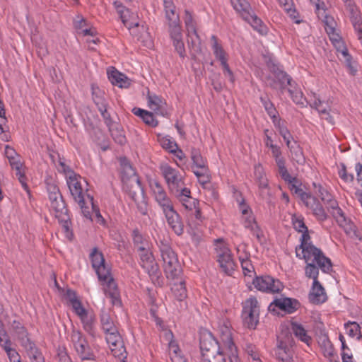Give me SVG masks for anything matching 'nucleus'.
I'll use <instances>...</instances> for the list:
<instances>
[{
	"mask_svg": "<svg viewBox=\"0 0 362 362\" xmlns=\"http://www.w3.org/2000/svg\"><path fill=\"white\" fill-rule=\"evenodd\" d=\"M120 164L123 190L134 202L139 212L141 215H146L148 213L147 201L140 178L136 174L135 169L126 158L121 160Z\"/></svg>",
	"mask_w": 362,
	"mask_h": 362,
	"instance_id": "f257e3e1",
	"label": "nucleus"
},
{
	"mask_svg": "<svg viewBox=\"0 0 362 362\" xmlns=\"http://www.w3.org/2000/svg\"><path fill=\"white\" fill-rule=\"evenodd\" d=\"M301 233L300 245L296 247V257L306 260L310 259L313 257L322 272L330 274L332 271L331 259L326 257L320 248L315 246L312 243L308 242L310 239L308 228Z\"/></svg>",
	"mask_w": 362,
	"mask_h": 362,
	"instance_id": "f03ea898",
	"label": "nucleus"
},
{
	"mask_svg": "<svg viewBox=\"0 0 362 362\" xmlns=\"http://www.w3.org/2000/svg\"><path fill=\"white\" fill-rule=\"evenodd\" d=\"M158 245L163 262V270L167 279H178L182 274V269L178 261L177 254L165 240H160L158 243Z\"/></svg>",
	"mask_w": 362,
	"mask_h": 362,
	"instance_id": "7ed1b4c3",
	"label": "nucleus"
},
{
	"mask_svg": "<svg viewBox=\"0 0 362 362\" xmlns=\"http://www.w3.org/2000/svg\"><path fill=\"white\" fill-rule=\"evenodd\" d=\"M293 339L288 331L282 332L278 337L276 347L274 349V355L276 362H293Z\"/></svg>",
	"mask_w": 362,
	"mask_h": 362,
	"instance_id": "20e7f679",
	"label": "nucleus"
},
{
	"mask_svg": "<svg viewBox=\"0 0 362 362\" xmlns=\"http://www.w3.org/2000/svg\"><path fill=\"white\" fill-rule=\"evenodd\" d=\"M259 308L258 301L251 297L243 303L242 319L244 326L255 329L259 322Z\"/></svg>",
	"mask_w": 362,
	"mask_h": 362,
	"instance_id": "39448f33",
	"label": "nucleus"
},
{
	"mask_svg": "<svg viewBox=\"0 0 362 362\" xmlns=\"http://www.w3.org/2000/svg\"><path fill=\"white\" fill-rule=\"evenodd\" d=\"M74 349L82 361H95V356L86 337L78 330H74L71 335Z\"/></svg>",
	"mask_w": 362,
	"mask_h": 362,
	"instance_id": "423d86ee",
	"label": "nucleus"
},
{
	"mask_svg": "<svg viewBox=\"0 0 362 362\" xmlns=\"http://www.w3.org/2000/svg\"><path fill=\"white\" fill-rule=\"evenodd\" d=\"M267 66L274 76V79L269 84V87L275 90L279 89L281 93H284L286 90V84H291L292 77L283 70L281 66L271 59L267 62Z\"/></svg>",
	"mask_w": 362,
	"mask_h": 362,
	"instance_id": "0eeeda50",
	"label": "nucleus"
},
{
	"mask_svg": "<svg viewBox=\"0 0 362 362\" xmlns=\"http://www.w3.org/2000/svg\"><path fill=\"white\" fill-rule=\"evenodd\" d=\"M67 184L73 199L78 203L81 208L82 214L86 218L92 220L91 212L89 207L86 206L84 192L81 184L78 180L76 176H69Z\"/></svg>",
	"mask_w": 362,
	"mask_h": 362,
	"instance_id": "6e6552de",
	"label": "nucleus"
},
{
	"mask_svg": "<svg viewBox=\"0 0 362 362\" xmlns=\"http://www.w3.org/2000/svg\"><path fill=\"white\" fill-rule=\"evenodd\" d=\"M220 245L216 247V259L223 272L231 275L235 269V264L232 257L230 249L222 242L221 239L216 240Z\"/></svg>",
	"mask_w": 362,
	"mask_h": 362,
	"instance_id": "1a4fd4ad",
	"label": "nucleus"
},
{
	"mask_svg": "<svg viewBox=\"0 0 362 362\" xmlns=\"http://www.w3.org/2000/svg\"><path fill=\"white\" fill-rule=\"evenodd\" d=\"M160 169L173 194L178 192L183 188L182 186L184 185V182L179 171L168 164L160 165Z\"/></svg>",
	"mask_w": 362,
	"mask_h": 362,
	"instance_id": "9d476101",
	"label": "nucleus"
},
{
	"mask_svg": "<svg viewBox=\"0 0 362 362\" xmlns=\"http://www.w3.org/2000/svg\"><path fill=\"white\" fill-rule=\"evenodd\" d=\"M199 347L202 356L205 354H216L221 351L218 341L212 333L206 329L199 332Z\"/></svg>",
	"mask_w": 362,
	"mask_h": 362,
	"instance_id": "9b49d317",
	"label": "nucleus"
},
{
	"mask_svg": "<svg viewBox=\"0 0 362 362\" xmlns=\"http://www.w3.org/2000/svg\"><path fill=\"white\" fill-rule=\"evenodd\" d=\"M252 284L258 291L269 293H279L283 288V285L279 279L268 275L256 276L252 280Z\"/></svg>",
	"mask_w": 362,
	"mask_h": 362,
	"instance_id": "f8f14e48",
	"label": "nucleus"
},
{
	"mask_svg": "<svg viewBox=\"0 0 362 362\" xmlns=\"http://www.w3.org/2000/svg\"><path fill=\"white\" fill-rule=\"evenodd\" d=\"M107 343L110 345L111 351L115 357L124 361L127 358V351L122 338L118 330L106 334Z\"/></svg>",
	"mask_w": 362,
	"mask_h": 362,
	"instance_id": "ddd939ff",
	"label": "nucleus"
},
{
	"mask_svg": "<svg viewBox=\"0 0 362 362\" xmlns=\"http://www.w3.org/2000/svg\"><path fill=\"white\" fill-rule=\"evenodd\" d=\"M90 259L98 279H105L111 269L106 264L103 254L97 247H94L90 254Z\"/></svg>",
	"mask_w": 362,
	"mask_h": 362,
	"instance_id": "4468645a",
	"label": "nucleus"
},
{
	"mask_svg": "<svg viewBox=\"0 0 362 362\" xmlns=\"http://www.w3.org/2000/svg\"><path fill=\"white\" fill-rule=\"evenodd\" d=\"M163 211L166 218L167 222L172 230L177 235H181L184 233V224L180 214L174 209L171 204L168 207L163 209Z\"/></svg>",
	"mask_w": 362,
	"mask_h": 362,
	"instance_id": "2eb2a0df",
	"label": "nucleus"
},
{
	"mask_svg": "<svg viewBox=\"0 0 362 362\" xmlns=\"http://www.w3.org/2000/svg\"><path fill=\"white\" fill-rule=\"evenodd\" d=\"M149 186L155 200L162 209L173 204L170 199L168 197L165 189L158 181L156 180H151Z\"/></svg>",
	"mask_w": 362,
	"mask_h": 362,
	"instance_id": "dca6fc26",
	"label": "nucleus"
},
{
	"mask_svg": "<svg viewBox=\"0 0 362 362\" xmlns=\"http://www.w3.org/2000/svg\"><path fill=\"white\" fill-rule=\"evenodd\" d=\"M163 2L169 29L181 26L180 16L176 12V6L173 0H163Z\"/></svg>",
	"mask_w": 362,
	"mask_h": 362,
	"instance_id": "f3484780",
	"label": "nucleus"
},
{
	"mask_svg": "<svg viewBox=\"0 0 362 362\" xmlns=\"http://www.w3.org/2000/svg\"><path fill=\"white\" fill-rule=\"evenodd\" d=\"M300 303L298 300L291 298H282L275 299L269 306V310H272V307L274 305L279 310L286 313L291 314L296 311L300 307Z\"/></svg>",
	"mask_w": 362,
	"mask_h": 362,
	"instance_id": "a211bd4d",
	"label": "nucleus"
},
{
	"mask_svg": "<svg viewBox=\"0 0 362 362\" xmlns=\"http://www.w3.org/2000/svg\"><path fill=\"white\" fill-rule=\"evenodd\" d=\"M182 203V206L188 211H192L196 205H199V201L191 197V191L187 187H183L178 192L173 194Z\"/></svg>",
	"mask_w": 362,
	"mask_h": 362,
	"instance_id": "6ab92c4d",
	"label": "nucleus"
},
{
	"mask_svg": "<svg viewBox=\"0 0 362 362\" xmlns=\"http://www.w3.org/2000/svg\"><path fill=\"white\" fill-rule=\"evenodd\" d=\"M106 276L105 279H99L103 285H106L107 286V288H105V295L112 298L114 304L117 302H120L117 285L111 276V270H110V274H107Z\"/></svg>",
	"mask_w": 362,
	"mask_h": 362,
	"instance_id": "aec40b11",
	"label": "nucleus"
},
{
	"mask_svg": "<svg viewBox=\"0 0 362 362\" xmlns=\"http://www.w3.org/2000/svg\"><path fill=\"white\" fill-rule=\"evenodd\" d=\"M75 313L80 317L84 330L92 337H95V332L94 328V315L88 313V310H86L83 307Z\"/></svg>",
	"mask_w": 362,
	"mask_h": 362,
	"instance_id": "412c9836",
	"label": "nucleus"
},
{
	"mask_svg": "<svg viewBox=\"0 0 362 362\" xmlns=\"http://www.w3.org/2000/svg\"><path fill=\"white\" fill-rule=\"evenodd\" d=\"M327 299V296L326 292L320 281H313L309 293V300L312 303L317 305L325 303Z\"/></svg>",
	"mask_w": 362,
	"mask_h": 362,
	"instance_id": "4be33fe9",
	"label": "nucleus"
},
{
	"mask_svg": "<svg viewBox=\"0 0 362 362\" xmlns=\"http://www.w3.org/2000/svg\"><path fill=\"white\" fill-rule=\"evenodd\" d=\"M169 33L176 52L180 57L184 58L185 57V49L182 40V27L170 28Z\"/></svg>",
	"mask_w": 362,
	"mask_h": 362,
	"instance_id": "5701e85b",
	"label": "nucleus"
},
{
	"mask_svg": "<svg viewBox=\"0 0 362 362\" xmlns=\"http://www.w3.org/2000/svg\"><path fill=\"white\" fill-rule=\"evenodd\" d=\"M141 267L148 273L152 283L156 286H161L163 284V278L161 272L158 264L155 262V259L151 261V263L141 264Z\"/></svg>",
	"mask_w": 362,
	"mask_h": 362,
	"instance_id": "b1692460",
	"label": "nucleus"
},
{
	"mask_svg": "<svg viewBox=\"0 0 362 362\" xmlns=\"http://www.w3.org/2000/svg\"><path fill=\"white\" fill-rule=\"evenodd\" d=\"M11 327L22 346L25 347L30 343L33 342L28 337V332L26 328L20 321L14 320L11 323Z\"/></svg>",
	"mask_w": 362,
	"mask_h": 362,
	"instance_id": "393cba45",
	"label": "nucleus"
},
{
	"mask_svg": "<svg viewBox=\"0 0 362 362\" xmlns=\"http://www.w3.org/2000/svg\"><path fill=\"white\" fill-rule=\"evenodd\" d=\"M111 71H107L108 78L114 86L119 88H128L131 85V81L123 74L113 68Z\"/></svg>",
	"mask_w": 362,
	"mask_h": 362,
	"instance_id": "a878e982",
	"label": "nucleus"
},
{
	"mask_svg": "<svg viewBox=\"0 0 362 362\" xmlns=\"http://www.w3.org/2000/svg\"><path fill=\"white\" fill-rule=\"evenodd\" d=\"M250 16L247 19H243L261 35H267L269 32L268 27L263 23V21L254 13L251 11Z\"/></svg>",
	"mask_w": 362,
	"mask_h": 362,
	"instance_id": "bb28decb",
	"label": "nucleus"
},
{
	"mask_svg": "<svg viewBox=\"0 0 362 362\" xmlns=\"http://www.w3.org/2000/svg\"><path fill=\"white\" fill-rule=\"evenodd\" d=\"M234 9L240 13L243 19H247L252 11L250 4L247 0H230Z\"/></svg>",
	"mask_w": 362,
	"mask_h": 362,
	"instance_id": "cd10ccee",
	"label": "nucleus"
},
{
	"mask_svg": "<svg viewBox=\"0 0 362 362\" xmlns=\"http://www.w3.org/2000/svg\"><path fill=\"white\" fill-rule=\"evenodd\" d=\"M318 343L323 350V354L325 357L332 358L334 355V348L329 339L327 334H321L318 337Z\"/></svg>",
	"mask_w": 362,
	"mask_h": 362,
	"instance_id": "c85d7f7f",
	"label": "nucleus"
},
{
	"mask_svg": "<svg viewBox=\"0 0 362 362\" xmlns=\"http://www.w3.org/2000/svg\"><path fill=\"white\" fill-rule=\"evenodd\" d=\"M226 331L227 332L223 334V343L228 347L230 352L229 361L230 362H240V359L237 354V348L233 342L232 334L228 332V329H226Z\"/></svg>",
	"mask_w": 362,
	"mask_h": 362,
	"instance_id": "c756f323",
	"label": "nucleus"
},
{
	"mask_svg": "<svg viewBox=\"0 0 362 362\" xmlns=\"http://www.w3.org/2000/svg\"><path fill=\"white\" fill-rule=\"evenodd\" d=\"M291 330L297 338H298L300 341H303L306 344L309 345L312 341V339L308 334L307 331L301 324H299L296 322H292Z\"/></svg>",
	"mask_w": 362,
	"mask_h": 362,
	"instance_id": "7c9ffc66",
	"label": "nucleus"
},
{
	"mask_svg": "<svg viewBox=\"0 0 362 362\" xmlns=\"http://www.w3.org/2000/svg\"><path fill=\"white\" fill-rule=\"evenodd\" d=\"M250 253L247 252H244L243 255L238 256V259L241 264V267L243 272L244 275L248 276L250 277L252 276V273L255 272V268L252 265L251 261L250 260Z\"/></svg>",
	"mask_w": 362,
	"mask_h": 362,
	"instance_id": "2f4dec72",
	"label": "nucleus"
},
{
	"mask_svg": "<svg viewBox=\"0 0 362 362\" xmlns=\"http://www.w3.org/2000/svg\"><path fill=\"white\" fill-rule=\"evenodd\" d=\"M337 54L339 60L345 64L349 72L352 76H354L357 72V69L353 64L352 57L349 53L347 47L340 51Z\"/></svg>",
	"mask_w": 362,
	"mask_h": 362,
	"instance_id": "473e14b6",
	"label": "nucleus"
},
{
	"mask_svg": "<svg viewBox=\"0 0 362 362\" xmlns=\"http://www.w3.org/2000/svg\"><path fill=\"white\" fill-rule=\"evenodd\" d=\"M211 40L212 42L214 54L216 59H218L221 63L224 61H228L227 54L223 49L222 45L218 43L217 37L216 35H212Z\"/></svg>",
	"mask_w": 362,
	"mask_h": 362,
	"instance_id": "72a5a7b5",
	"label": "nucleus"
},
{
	"mask_svg": "<svg viewBox=\"0 0 362 362\" xmlns=\"http://www.w3.org/2000/svg\"><path fill=\"white\" fill-rule=\"evenodd\" d=\"M304 260L306 263V266L305 267V276L309 279H313V281H318L319 269H320L319 265L315 261H314V259L311 262H309L310 259Z\"/></svg>",
	"mask_w": 362,
	"mask_h": 362,
	"instance_id": "f704fd0d",
	"label": "nucleus"
},
{
	"mask_svg": "<svg viewBox=\"0 0 362 362\" xmlns=\"http://www.w3.org/2000/svg\"><path fill=\"white\" fill-rule=\"evenodd\" d=\"M91 90L93 102L98 108H102L104 107V105H107V103L104 98L105 92L103 90L93 84L91 86Z\"/></svg>",
	"mask_w": 362,
	"mask_h": 362,
	"instance_id": "c9c22d12",
	"label": "nucleus"
},
{
	"mask_svg": "<svg viewBox=\"0 0 362 362\" xmlns=\"http://www.w3.org/2000/svg\"><path fill=\"white\" fill-rule=\"evenodd\" d=\"M245 227L247 229H250L252 235L256 237L259 243H261L263 234L255 218L252 216L246 218L245 221Z\"/></svg>",
	"mask_w": 362,
	"mask_h": 362,
	"instance_id": "e433bc0d",
	"label": "nucleus"
},
{
	"mask_svg": "<svg viewBox=\"0 0 362 362\" xmlns=\"http://www.w3.org/2000/svg\"><path fill=\"white\" fill-rule=\"evenodd\" d=\"M255 176L257 182H258L261 194H262L263 190L268 187L269 183L261 165H258L255 167Z\"/></svg>",
	"mask_w": 362,
	"mask_h": 362,
	"instance_id": "4c0bfd02",
	"label": "nucleus"
},
{
	"mask_svg": "<svg viewBox=\"0 0 362 362\" xmlns=\"http://www.w3.org/2000/svg\"><path fill=\"white\" fill-rule=\"evenodd\" d=\"M295 180L296 181L291 180V182H287L289 185V189L296 194L302 202L305 199H309V198L311 197V194L304 192L300 187V185H301L300 180L297 177H295Z\"/></svg>",
	"mask_w": 362,
	"mask_h": 362,
	"instance_id": "58836bf2",
	"label": "nucleus"
},
{
	"mask_svg": "<svg viewBox=\"0 0 362 362\" xmlns=\"http://www.w3.org/2000/svg\"><path fill=\"white\" fill-rule=\"evenodd\" d=\"M32 362H45L44 356L33 341L24 347Z\"/></svg>",
	"mask_w": 362,
	"mask_h": 362,
	"instance_id": "ea45409f",
	"label": "nucleus"
},
{
	"mask_svg": "<svg viewBox=\"0 0 362 362\" xmlns=\"http://www.w3.org/2000/svg\"><path fill=\"white\" fill-rule=\"evenodd\" d=\"M51 207L55 211L56 218L69 214V210L63 197L51 202Z\"/></svg>",
	"mask_w": 362,
	"mask_h": 362,
	"instance_id": "a19ab883",
	"label": "nucleus"
},
{
	"mask_svg": "<svg viewBox=\"0 0 362 362\" xmlns=\"http://www.w3.org/2000/svg\"><path fill=\"white\" fill-rule=\"evenodd\" d=\"M171 289L175 297L180 301L183 300L187 296L185 281L183 280L179 283H174Z\"/></svg>",
	"mask_w": 362,
	"mask_h": 362,
	"instance_id": "79ce46f5",
	"label": "nucleus"
},
{
	"mask_svg": "<svg viewBox=\"0 0 362 362\" xmlns=\"http://www.w3.org/2000/svg\"><path fill=\"white\" fill-rule=\"evenodd\" d=\"M100 322L102 329L105 334L117 330V328L108 313H103L101 315Z\"/></svg>",
	"mask_w": 362,
	"mask_h": 362,
	"instance_id": "37998d69",
	"label": "nucleus"
},
{
	"mask_svg": "<svg viewBox=\"0 0 362 362\" xmlns=\"http://www.w3.org/2000/svg\"><path fill=\"white\" fill-rule=\"evenodd\" d=\"M259 99L271 119L277 117V110H276L273 103L270 100L269 97L267 95H262Z\"/></svg>",
	"mask_w": 362,
	"mask_h": 362,
	"instance_id": "c03bdc74",
	"label": "nucleus"
},
{
	"mask_svg": "<svg viewBox=\"0 0 362 362\" xmlns=\"http://www.w3.org/2000/svg\"><path fill=\"white\" fill-rule=\"evenodd\" d=\"M191 158L193 161V164L199 168V170L208 167L206 165V160L202 157L198 149L194 148H192Z\"/></svg>",
	"mask_w": 362,
	"mask_h": 362,
	"instance_id": "a18cd8bd",
	"label": "nucleus"
},
{
	"mask_svg": "<svg viewBox=\"0 0 362 362\" xmlns=\"http://www.w3.org/2000/svg\"><path fill=\"white\" fill-rule=\"evenodd\" d=\"M65 297L70 302L74 312L83 307L81 300L78 298L75 291L67 289L65 293Z\"/></svg>",
	"mask_w": 362,
	"mask_h": 362,
	"instance_id": "49530a36",
	"label": "nucleus"
},
{
	"mask_svg": "<svg viewBox=\"0 0 362 362\" xmlns=\"http://www.w3.org/2000/svg\"><path fill=\"white\" fill-rule=\"evenodd\" d=\"M185 16L184 18L185 26L187 30L189 33H192L196 35L197 37H199V35L196 29V23L193 19L192 13L188 11H185Z\"/></svg>",
	"mask_w": 362,
	"mask_h": 362,
	"instance_id": "de8ad7c7",
	"label": "nucleus"
},
{
	"mask_svg": "<svg viewBox=\"0 0 362 362\" xmlns=\"http://www.w3.org/2000/svg\"><path fill=\"white\" fill-rule=\"evenodd\" d=\"M345 329L350 337H354L357 336L358 339H360L362 337L361 327L357 322H348L345 324Z\"/></svg>",
	"mask_w": 362,
	"mask_h": 362,
	"instance_id": "09e8293b",
	"label": "nucleus"
},
{
	"mask_svg": "<svg viewBox=\"0 0 362 362\" xmlns=\"http://www.w3.org/2000/svg\"><path fill=\"white\" fill-rule=\"evenodd\" d=\"M193 172L197 177L200 184L204 185L210 182L211 174L208 167L198 170H194Z\"/></svg>",
	"mask_w": 362,
	"mask_h": 362,
	"instance_id": "8fccbe9b",
	"label": "nucleus"
},
{
	"mask_svg": "<svg viewBox=\"0 0 362 362\" xmlns=\"http://www.w3.org/2000/svg\"><path fill=\"white\" fill-rule=\"evenodd\" d=\"M117 13L119 15V17L125 26L129 28L139 26L138 23L130 22L131 12L126 7L122 10H119Z\"/></svg>",
	"mask_w": 362,
	"mask_h": 362,
	"instance_id": "3c124183",
	"label": "nucleus"
},
{
	"mask_svg": "<svg viewBox=\"0 0 362 362\" xmlns=\"http://www.w3.org/2000/svg\"><path fill=\"white\" fill-rule=\"evenodd\" d=\"M138 251L139 252L141 264L151 263V261L155 259L152 253L150 252L144 245L139 246Z\"/></svg>",
	"mask_w": 362,
	"mask_h": 362,
	"instance_id": "603ef678",
	"label": "nucleus"
},
{
	"mask_svg": "<svg viewBox=\"0 0 362 362\" xmlns=\"http://www.w3.org/2000/svg\"><path fill=\"white\" fill-rule=\"evenodd\" d=\"M202 362H226V356L223 351L216 354H205L202 356Z\"/></svg>",
	"mask_w": 362,
	"mask_h": 362,
	"instance_id": "864d4df0",
	"label": "nucleus"
},
{
	"mask_svg": "<svg viewBox=\"0 0 362 362\" xmlns=\"http://www.w3.org/2000/svg\"><path fill=\"white\" fill-rule=\"evenodd\" d=\"M148 103L151 109L158 111L162 106L163 101L160 97L156 95H148Z\"/></svg>",
	"mask_w": 362,
	"mask_h": 362,
	"instance_id": "5fc2aeb1",
	"label": "nucleus"
},
{
	"mask_svg": "<svg viewBox=\"0 0 362 362\" xmlns=\"http://www.w3.org/2000/svg\"><path fill=\"white\" fill-rule=\"evenodd\" d=\"M58 220L62 223V227L64 230V232L66 233V235L69 239H71V237L73 236V233L70 230V216L69 214L66 215H63L62 216L57 217Z\"/></svg>",
	"mask_w": 362,
	"mask_h": 362,
	"instance_id": "6e6d98bb",
	"label": "nucleus"
},
{
	"mask_svg": "<svg viewBox=\"0 0 362 362\" xmlns=\"http://www.w3.org/2000/svg\"><path fill=\"white\" fill-rule=\"evenodd\" d=\"M291 220H292V223H293V228L296 230H297L298 232H302V231L306 230V228H308V227L305 226V224L304 223L303 217L297 216L296 215H293L292 216Z\"/></svg>",
	"mask_w": 362,
	"mask_h": 362,
	"instance_id": "4d7b16f0",
	"label": "nucleus"
},
{
	"mask_svg": "<svg viewBox=\"0 0 362 362\" xmlns=\"http://www.w3.org/2000/svg\"><path fill=\"white\" fill-rule=\"evenodd\" d=\"M107 105H104V107H102V108L100 107L98 109L99 112H100L101 116L103 117L105 124L108 127L109 131L112 132L113 121L111 118L110 114L107 110Z\"/></svg>",
	"mask_w": 362,
	"mask_h": 362,
	"instance_id": "13d9d810",
	"label": "nucleus"
},
{
	"mask_svg": "<svg viewBox=\"0 0 362 362\" xmlns=\"http://www.w3.org/2000/svg\"><path fill=\"white\" fill-rule=\"evenodd\" d=\"M59 362H72L64 346H59L57 349Z\"/></svg>",
	"mask_w": 362,
	"mask_h": 362,
	"instance_id": "bf43d9fd",
	"label": "nucleus"
},
{
	"mask_svg": "<svg viewBox=\"0 0 362 362\" xmlns=\"http://www.w3.org/2000/svg\"><path fill=\"white\" fill-rule=\"evenodd\" d=\"M290 96L292 100L296 103L297 105H304L305 101H306L305 98L303 96V93L299 88H296L293 93H291Z\"/></svg>",
	"mask_w": 362,
	"mask_h": 362,
	"instance_id": "052dcab7",
	"label": "nucleus"
},
{
	"mask_svg": "<svg viewBox=\"0 0 362 362\" xmlns=\"http://www.w3.org/2000/svg\"><path fill=\"white\" fill-rule=\"evenodd\" d=\"M142 120L146 124L151 127H155L158 124L157 119L154 117V115L151 112L147 110Z\"/></svg>",
	"mask_w": 362,
	"mask_h": 362,
	"instance_id": "680f3d73",
	"label": "nucleus"
},
{
	"mask_svg": "<svg viewBox=\"0 0 362 362\" xmlns=\"http://www.w3.org/2000/svg\"><path fill=\"white\" fill-rule=\"evenodd\" d=\"M272 119L275 127L278 129L281 135H283L284 134L289 132L287 127L284 125L285 122L283 121L281 118H277V117H276Z\"/></svg>",
	"mask_w": 362,
	"mask_h": 362,
	"instance_id": "e2e57ef3",
	"label": "nucleus"
},
{
	"mask_svg": "<svg viewBox=\"0 0 362 362\" xmlns=\"http://www.w3.org/2000/svg\"><path fill=\"white\" fill-rule=\"evenodd\" d=\"M291 152L294 154L295 159L298 163L304 162L305 158L303 156V151L296 142H294L293 148H292V151H291Z\"/></svg>",
	"mask_w": 362,
	"mask_h": 362,
	"instance_id": "0e129e2a",
	"label": "nucleus"
},
{
	"mask_svg": "<svg viewBox=\"0 0 362 362\" xmlns=\"http://www.w3.org/2000/svg\"><path fill=\"white\" fill-rule=\"evenodd\" d=\"M348 11L350 13V20L353 25L362 21L361 13L357 9L356 6L351 7V8L348 9Z\"/></svg>",
	"mask_w": 362,
	"mask_h": 362,
	"instance_id": "69168bd1",
	"label": "nucleus"
},
{
	"mask_svg": "<svg viewBox=\"0 0 362 362\" xmlns=\"http://www.w3.org/2000/svg\"><path fill=\"white\" fill-rule=\"evenodd\" d=\"M313 185L315 188H317V194L318 196L320 197L322 201L325 202V201H327L328 199H329L332 195L325 189L321 185H317L315 183H313Z\"/></svg>",
	"mask_w": 362,
	"mask_h": 362,
	"instance_id": "338daca9",
	"label": "nucleus"
},
{
	"mask_svg": "<svg viewBox=\"0 0 362 362\" xmlns=\"http://www.w3.org/2000/svg\"><path fill=\"white\" fill-rule=\"evenodd\" d=\"M304 204L308 207L312 209L313 212L315 209H317L322 206V204L320 203L319 200L311 195V197L309 198V199H305L303 202Z\"/></svg>",
	"mask_w": 362,
	"mask_h": 362,
	"instance_id": "774afa93",
	"label": "nucleus"
}]
</instances>
